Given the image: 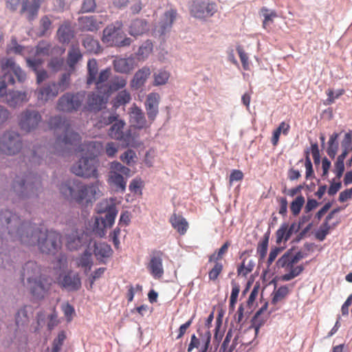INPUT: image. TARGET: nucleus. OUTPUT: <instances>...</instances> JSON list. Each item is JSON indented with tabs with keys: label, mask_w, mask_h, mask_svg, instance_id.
<instances>
[{
	"label": "nucleus",
	"mask_w": 352,
	"mask_h": 352,
	"mask_svg": "<svg viewBox=\"0 0 352 352\" xmlns=\"http://www.w3.org/2000/svg\"><path fill=\"white\" fill-rule=\"evenodd\" d=\"M8 234L12 241H19L27 246L37 245L39 250L46 254H56L60 249V234L54 230L43 232L36 223L25 221L9 210L0 211V239Z\"/></svg>",
	"instance_id": "f257e3e1"
},
{
	"label": "nucleus",
	"mask_w": 352,
	"mask_h": 352,
	"mask_svg": "<svg viewBox=\"0 0 352 352\" xmlns=\"http://www.w3.org/2000/svg\"><path fill=\"white\" fill-rule=\"evenodd\" d=\"M21 278L34 299L41 300L49 294L51 279L42 274L40 266L34 261H28L23 266Z\"/></svg>",
	"instance_id": "f03ea898"
},
{
	"label": "nucleus",
	"mask_w": 352,
	"mask_h": 352,
	"mask_svg": "<svg viewBox=\"0 0 352 352\" xmlns=\"http://www.w3.org/2000/svg\"><path fill=\"white\" fill-rule=\"evenodd\" d=\"M49 127L55 132L63 131V135H58L54 144V152L58 155H64L72 148L81 142L79 133L74 131L69 122L60 116H52L48 121Z\"/></svg>",
	"instance_id": "7ed1b4c3"
},
{
	"label": "nucleus",
	"mask_w": 352,
	"mask_h": 352,
	"mask_svg": "<svg viewBox=\"0 0 352 352\" xmlns=\"http://www.w3.org/2000/svg\"><path fill=\"white\" fill-rule=\"evenodd\" d=\"M41 190V177L32 172L16 175L12 184V191L19 199H36Z\"/></svg>",
	"instance_id": "20e7f679"
},
{
	"label": "nucleus",
	"mask_w": 352,
	"mask_h": 352,
	"mask_svg": "<svg viewBox=\"0 0 352 352\" xmlns=\"http://www.w3.org/2000/svg\"><path fill=\"white\" fill-rule=\"evenodd\" d=\"M59 190L65 199L79 204L88 195V186L82 184L78 179L68 180L61 184Z\"/></svg>",
	"instance_id": "39448f33"
},
{
	"label": "nucleus",
	"mask_w": 352,
	"mask_h": 352,
	"mask_svg": "<svg viewBox=\"0 0 352 352\" xmlns=\"http://www.w3.org/2000/svg\"><path fill=\"white\" fill-rule=\"evenodd\" d=\"M112 124L108 131V135L113 140L127 142L131 139L129 133L124 132L125 122L122 120L118 119V116L111 115L107 118H104L97 125L98 127H102Z\"/></svg>",
	"instance_id": "423d86ee"
},
{
	"label": "nucleus",
	"mask_w": 352,
	"mask_h": 352,
	"mask_svg": "<svg viewBox=\"0 0 352 352\" xmlns=\"http://www.w3.org/2000/svg\"><path fill=\"white\" fill-rule=\"evenodd\" d=\"M122 24L120 22H116V24L108 25L103 30L102 41L118 47L130 45L131 39L125 36L122 30Z\"/></svg>",
	"instance_id": "0eeeda50"
},
{
	"label": "nucleus",
	"mask_w": 352,
	"mask_h": 352,
	"mask_svg": "<svg viewBox=\"0 0 352 352\" xmlns=\"http://www.w3.org/2000/svg\"><path fill=\"white\" fill-rule=\"evenodd\" d=\"M23 147L20 134L14 131H6L0 137V151L7 155L19 153Z\"/></svg>",
	"instance_id": "6e6552de"
},
{
	"label": "nucleus",
	"mask_w": 352,
	"mask_h": 352,
	"mask_svg": "<svg viewBox=\"0 0 352 352\" xmlns=\"http://www.w3.org/2000/svg\"><path fill=\"white\" fill-rule=\"evenodd\" d=\"M73 151L79 160L72 166V172L77 176L88 177V144L78 143V145L73 146L63 156L69 155Z\"/></svg>",
	"instance_id": "1a4fd4ad"
},
{
	"label": "nucleus",
	"mask_w": 352,
	"mask_h": 352,
	"mask_svg": "<svg viewBox=\"0 0 352 352\" xmlns=\"http://www.w3.org/2000/svg\"><path fill=\"white\" fill-rule=\"evenodd\" d=\"M87 233L82 232L81 230H76L67 236V248L72 251L76 250L83 245H85V248L83 252V254L78 263L79 265L85 267V272H86L88 267V245H86Z\"/></svg>",
	"instance_id": "9d476101"
},
{
	"label": "nucleus",
	"mask_w": 352,
	"mask_h": 352,
	"mask_svg": "<svg viewBox=\"0 0 352 352\" xmlns=\"http://www.w3.org/2000/svg\"><path fill=\"white\" fill-rule=\"evenodd\" d=\"M85 100V94L66 93L57 101L56 109L60 111L72 113L78 111Z\"/></svg>",
	"instance_id": "9b49d317"
},
{
	"label": "nucleus",
	"mask_w": 352,
	"mask_h": 352,
	"mask_svg": "<svg viewBox=\"0 0 352 352\" xmlns=\"http://www.w3.org/2000/svg\"><path fill=\"white\" fill-rule=\"evenodd\" d=\"M42 120L41 113L34 109H25L19 116V124L21 129L25 131L36 129Z\"/></svg>",
	"instance_id": "f8f14e48"
},
{
	"label": "nucleus",
	"mask_w": 352,
	"mask_h": 352,
	"mask_svg": "<svg viewBox=\"0 0 352 352\" xmlns=\"http://www.w3.org/2000/svg\"><path fill=\"white\" fill-rule=\"evenodd\" d=\"M217 10V5L214 2H194L190 8V13L192 16L203 19L212 16Z\"/></svg>",
	"instance_id": "ddd939ff"
},
{
	"label": "nucleus",
	"mask_w": 352,
	"mask_h": 352,
	"mask_svg": "<svg viewBox=\"0 0 352 352\" xmlns=\"http://www.w3.org/2000/svg\"><path fill=\"white\" fill-rule=\"evenodd\" d=\"M163 252L153 250L150 254V260L146 265L151 275L155 279L161 278L164 274L163 267Z\"/></svg>",
	"instance_id": "4468645a"
},
{
	"label": "nucleus",
	"mask_w": 352,
	"mask_h": 352,
	"mask_svg": "<svg viewBox=\"0 0 352 352\" xmlns=\"http://www.w3.org/2000/svg\"><path fill=\"white\" fill-rule=\"evenodd\" d=\"M96 210L98 214L105 213L104 218L110 226H113L118 212L113 199L102 200L97 204Z\"/></svg>",
	"instance_id": "2eb2a0df"
},
{
	"label": "nucleus",
	"mask_w": 352,
	"mask_h": 352,
	"mask_svg": "<svg viewBox=\"0 0 352 352\" xmlns=\"http://www.w3.org/2000/svg\"><path fill=\"white\" fill-rule=\"evenodd\" d=\"M58 283L61 288L67 292L76 291L81 286V281L78 274L72 271L60 274L58 278Z\"/></svg>",
	"instance_id": "dca6fc26"
},
{
	"label": "nucleus",
	"mask_w": 352,
	"mask_h": 352,
	"mask_svg": "<svg viewBox=\"0 0 352 352\" xmlns=\"http://www.w3.org/2000/svg\"><path fill=\"white\" fill-rule=\"evenodd\" d=\"M177 16V12L176 10L170 9L165 12L159 23V25L155 28V34L159 36H164L169 32Z\"/></svg>",
	"instance_id": "f3484780"
},
{
	"label": "nucleus",
	"mask_w": 352,
	"mask_h": 352,
	"mask_svg": "<svg viewBox=\"0 0 352 352\" xmlns=\"http://www.w3.org/2000/svg\"><path fill=\"white\" fill-rule=\"evenodd\" d=\"M160 100V95L155 92L149 94L146 97L144 105L150 124L153 122L158 114Z\"/></svg>",
	"instance_id": "a211bd4d"
},
{
	"label": "nucleus",
	"mask_w": 352,
	"mask_h": 352,
	"mask_svg": "<svg viewBox=\"0 0 352 352\" xmlns=\"http://www.w3.org/2000/svg\"><path fill=\"white\" fill-rule=\"evenodd\" d=\"M1 69L3 72L11 74L14 78L15 76L20 82H24L26 79V74L16 64L12 58L1 61Z\"/></svg>",
	"instance_id": "6ab92c4d"
},
{
	"label": "nucleus",
	"mask_w": 352,
	"mask_h": 352,
	"mask_svg": "<svg viewBox=\"0 0 352 352\" xmlns=\"http://www.w3.org/2000/svg\"><path fill=\"white\" fill-rule=\"evenodd\" d=\"M44 0H22L21 14L25 13L29 21L34 20Z\"/></svg>",
	"instance_id": "aec40b11"
},
{
	"label": "nucleus",
	"mask_w": 352,
	"mask_h": 352,
	"mask_svg": "<svg viewBox=\"0 0 352 352\" xmlns=\"http://www.w3.org/2000/svg\"><path fill=\"white\" fill-rule=\"evenodd\" d=\"M0 100L6 103L10 107H16L27 100V94L25 91L10 90L0 98Z\"/></svg>",
	"instance_id": "412c9836"
},
{
	"label": "nucleus",
	"mask_w": 352,
	"mask_h": 352,
	"mask_svg": "<svg viewBox=\"0 0 352 352\" xmlns=\"http://www.w3.org/2000/svg\"><path fill=\"white\" fill-rule=\"evenodd\" d=\"M89 179L91 178L92 182H89V202L91 201V199L96 200L102 196V192L101 188H102L101 182L98 179V173L96 168H91L89 166Z\"/></svg>",
	"instance_id": "4be33fe9"
},
{
	"label": "nucleus",
	"mask_w": 352,
	"mask_h": 352,
	"mask_svg": "<svg viewBox=\"0 0 352 352\" xmlns=\"http://www.w3.org/2000/svg\"><path fill=\"white\" fill-rule=\"evenodd\" d=\"M109 96L106 91L102 92L96 90L89 97V111H100L105 107Z\"/></svg>",
	"instance_id": "5701e85b"
},
{
	"label": "nucleus",
	"mask_w": 352,
	"mask_h": 352,
	"mask_svg": "<svg viewBox=\"0 0 352 352\" xmlns=\"http://www.w3.org/2000/svg\"><path fill=\"white\" fill-rule=\"evenodd\" d=\"M32 315V309L30 306L25 305L21 307L15 314V323L20 329L28 327L30 316Z\"/></svg>",
	"instance_id": "b1692460"
},
{
	"label": "nucleus",
	"mask_w": 352,
	"mask_h": 352,
	"mask_svg": "<svg viewBox=\"0 0 352 352\" xmlns=\"http://www.w3.org/2000/svg\"><path fill=\"white\" fill-rule=\"evenodd\" d=\"M131 122L138 129L148 127L143 111L135 104L131 108L130 112Z\"/></svg>",
	"instance_id": "393cba45"
},
{
	"label": "nucleus",
	"mask_w": 352,
	"mask_h": 352,
	"mask_svg": "<svg viewBox=\"0 0 352 352\" xmlns=\"http://www.w3.org/2000/svg\"><path fill=\"white\" fill-rule=\"evenodd\" d=\"M58 93V90L53 83L41 87L36 91L37 98L42 102H46L50 100L54 99Z\"/></svg>",
	"instance_id": "a878e982"
},
{
	"label": "nucleus",
	"mask_w": 352,
	"mask_h": 352,
	"mask_svg": "<svg viewBox=\"0 0 352 352\" xmlns=\"http://www.w3.org/2000/svg\"><path fill=\"white\" fill-rule=\"evenodd\" d=\"M151 75V70L148 67H144L135 74L131 86L135 89L141 88L145 84L146 80Z\"/></svg>",
	"instance_id": "bb28decb"
},
{
	"label": "nucleus",
	"mask_w": 352,
	"mask_h": 352,
	"mask_svg": "<svg viewBox=\"0 0 352 352\" xmlns=\"http://www.w3.org/2000/svg\"><path fill=\"white\" fill-rule=\"evenodd\" d=\"M114 69L120 73H129L134 68L133 58H117L113 60Z\"/></svg>",
	"instance_id": "cd10ccee"
},
{
	"label": "nucleus",
	"mask_w": 352,
	"mask_h": 352,
	"mask_svg": "<svg viewBox=\"0 0 352 352\" xmlns=\"http://www.w3.org/2000/svg\"><path fill=\"white\" fill-rule=\"evenodd\" d=\"M148 30V23L146 20L136 19L132 21L129 28V33L133 36L142 35Z\"/></svg>",
	"instance_id": "c85d7f7f"
},
{
	"label": "nucleus",
	"mask_w": 352,
	"mask_h": 352,
	"mask_svg": "<svg viewBox=\"0 0 352 352\" xmlns=\"http://www.w3.org/2000/svg\"><path fill=\"white\" fill-rule=\"evenodd\" d=\"M108 183L115 188L116 190L124 192L126 189V181L122 175L116 171H110Z\"/></svg>",
	"instance_id": "c756f323"
},
{
	"label": "nucleus",
	"mask_w": 352,
	"mask_h": 352,
	"mask_svg": "<svg viewBox=\"0 0 352 352\" xmlns=\"http://www.w3.org/2000/svg\"><path fill=\"white\" fill-rule=\"evenodd\" d=\"M82 58V54L80 49L77 47L72 46L67 54V64L69 67L68 70L70 72H74L76 70V65Z\"/></svg>",
	"instance_id": "7c9ffc66"
},
{
	"label": "nucleus",
	"mask_w": 352,
	"mask_h": 352,
	"mask_svg": "<svg viewBox=\"0 0 352 352\" xmlns=\"http://www.w3.org/2000/svg\"><path fill=\"white\" fill-rule=\"evenodd\" d=\"M172 226L181 234H184L188 228V223L182 216L174 213L170 218Z\"/></svg>",
	"instance_id": "2f4dec72"
},
{
	"label": "nucleus",
	"mask_w": 352,
	"mask_h": 352,
	"mask_svg": "<svg viewBox=\"0 0 352 352\" xmlns=\"http://www.w3.org/2000/svg\"><path fill=\"white\" fill-rule=\"evenodd\" d=\"M270 236V231L266 232L263 238L258 241L256 246V254L258 256L259 262H263L266 257L269 241Z\"/></svg>",
	"instance_id": "473e14b6"
},
{
	"label": "nucleus",
	"mask_w": 352,
	"mask_h": 352,
	"mask_svg": "<svg viewBox=\"0 0 352 352\" xmlns=\"http://www.w3.org/2000/svg\"><path fill=\"white\" fill-rule=\"evenodd\" d=\"M111 246L106 243H95L94 253L98 260L103 261L112 254Z\"/></svg>",
	"instance_id": "72a5a7b5"
},
{
	"label": "nucleus",
	"mask_w": 352,
	"mask_h": 352,
	"mask_svg": "<svg viewBox=\"0 0 352 352\" xmlns=\"http://www.w3.org/2000/svg\"><path fill=\"white\" fill-rule=\"evenodd\" d=\"M126 85V80L122 76H114L109 82L107 86H104L105 91L109 96L111 93L124 88Z\"/></svg>",
	"instance_id": "f704fd0d"
},
{
	"label": "nucleus",
	"mask_w": 352,
	"mask_h": 352,
	"mask_svg": "<svg viewBox=\"0 0 352 352\" xmlns=\"http://www.w3.org/2000/svg\"><path fill=\"white\" fill-rule=\"evenodd\" d=\"M74 36V31L69 24L61 25L57 31L58 38L63 44H68Z\"/></svg>",
	"instance_id": "c9c22d12"
},
{
	"label": "nucleus",
	"mask_w": 352,
	"mask_h": 352,
	"mask_svg": "<svg viewBox=\"0 0 352 352\" xmlns=\"http://www.w3.org/2000/svg\"><path fill=\"white\" fill-rule=\"evenodd\" d=\"M106 219L103 217H96L94 223L92 232L97 236L102 237L106 234V228H111Z\"/></svg>",
	"instance_id": "e433bc0d"
},
{
	"label": "nucleus",
	"mask_w": 352,
	"mask_h": 352,
	"mask_svg": "<svg viewBox=\"0 0 352 352\" xmlns=\"http://www.w3.org/2000/svg\"><path fill=\"white\" fill-rule=\"evenodd\" d=\"M36 322L32 324V332L38 334L47 325V314L44 311H39L36 315Z\"/></svg>",
	"instance_id": "4c0bfd02"
},
{
	"label": "nucleus",
	"mask_w": 352,
	"mask_h": 352,
	"mask_svg": "<svg viewBox=\"0 0 352 352\" xmlns=\"http://www.w3.org/2000/svg\"><path fill=\"white\" fill-rule=\"evenodd\" d=\"M74 72H70V71L67 69L66 72L60 75L57 82H53L59 92L64 91L69 87L71 83V75Z\"/></svg>",
	"instance_id": "58836bf2"
},
{
	"label": "nucleus",
	"mask_w": 352,
	"mask_h": 352,
	"mask_svg": "<svg viewBox=\"0 0 352 352\" xmlns=\"http://www.w3.org/2000/svg\"><path fill=\"white\" fill-rule=\"evenodd\" d=\"M254 265L252 259L244 258L242 263L237 267L238 276H246L254 270Z\"/></svg>",
	"instance_id": "ea45409f"
},
{
	"label": "nucleus",
	"mask_w": 352,
	"mask_h": 352,
	"mask_svg": "<svg viewBox=\"0 0 352 352\" xmlns=\"http://www.w3.org/2000/svg\"><path fill=\"white\" fill-rule=\"evenodd\" d=\"M110 74L111 70L109 69L102 70L100 73L98 78H96V80L94 81L96 82V89H98V91H105V89L103 88V87L108 85V83L104 82L109 79Z\"/></svg>",
	"instance_id": "a19ab883"
},
{
	"label": "nucleus",
	"mask_w": 352,
	"mask_h": 352,
	"mask_svg": "<svg viewBox=\"0 0 352 352\" xmlns=\"http://www.w3.org/2000/svg\"><path fill=\"white\" fill-rule=\"evenodd\" d=\"M288 223H282L280 228L276 232V243L280 245L283 241H287L289 237V231H287Z\"/></svg>",
	"instance_id": "79ce46f5"
},
{
	"label": "nucleus",
	"mask_w": 352,
	"mask_h": 352,
	"mask_svg": "<svg viewBox=\"0 0 352 352\" xmlns=\"http://www.w3.org/2000/svg\"><path fill=\"white\" fill-rule=\"evenodd\" d=\"M15 80L12 75L9 73H4L0 78V98L6 94V90L8 85H13Z\"/></svg>",
	"instance_id": "37998d69"
},
{
	"label": "nucleus",
	"mask_w": 352,
	"mask_h": 352,
	"mask_svg": "<svg viewBox=\"0 0 352 352\" xmlns=\"http://www.w3.org/2000/svg\"><path fill=\"white\" fill-rule=\"evenodd\" d=\"M338 138V133H333L329 138L328 142V148L327 150V155L332 159H333L337 153L338 149V144L337 140Z\"/></svg>",
	"instance_id": "c03bdc74"
},
{
	"label": "nucleus",
	"mask_w": 352,
	"mask_h": 352,
	"mask_svg": "<svg viewBox=\"0 0 352 352\" xmlns=\"http://www.w3.org/2000/svg\"><path fill=\"white\" fill-rule=\"evenodd\" d=\"M347 155L346 152H342L337 158L334 164L333 173L336 174V177L339 179L342 177L344 171V160Z\"/></svg>",
	"instance_id": "a18cd8bd"
},
{
	"label": "nucleus",
	"mask_w": 352,
	"mask_h": 352,
	"mask_svg": "<svg viewBox=\"0 0 352 352\" xmlns=\"http://www.w3.org/2000/svg\"><path fill=\"white\" fill-rule=\"evenodd\" d=\"M230 245V241L225 242L217 251H215L213 254L208 256V262L212 263V261H221V260L223 258V256L228 252Z\"/></svg>",
	"instance_id": "49530a36"
},
{
	"label": "nucleus",
	"mask_w": 352,
	"mask_h": 352,
	"mask_svg": "<svg viewBox=\"0 0 352 352\" xmlns=\"http://www.w3.org/2000/svg\"><path fill=\"white\" fill-rule=\"evenodd\" d=\"M212 263H214V265L208 272V278L211 281H215L223 272V265L221 261H212Z\"/></svg>",
	"instance_id": "de8ad7c7"
},
{
	"label": "nucleus",
	"mask_w": 352,
	"mask_h": 352,
	"mask_svg": "<svg viewBox=\"0 0 352 352\" xmlns=\"http://www.w3.org/2000/svg\"><path fill=\"white\" fill-rule=\"evenodd\" d=\"M305 199L302 195H299L292 201L290 204V210L292 214L296 217L298 216L305 204Z\"/></svg>",
	"instance_id": "09e8293b"
},
{
	"label": "nucleus",
	"mask_w": 352,
	"mask_h": 352,
	"mask_svg": "<svg viewBox=\"0 0 352 352\" xmlns=\"http://www.w3.org/2000/svg\"><path fill=\"white\" fill-rule=\"evenodd\" d=\"M104 21V16L102 14H94L89 16V31L98 30Z\"/></svg>",
	"instance_id": "8fccbe9b"
},
{
	"label": "nucleus",
	"mask_w": 352,
	"mask_h": 352,
	"mask_svg": "<svg viewBox=\"0 0 352 352\" xmlns=\"http://www.w3.org/2000/svg\"><path fill=\"white\" fill-rule=\"evenodd\" d=\"M289 273L285 274L281 276V280L283 281H289L294 278L295 277L300 275L304 270V267L302 265L296 267L292 265V267H289Z\"/></svg>",
	"instance_id": "3c124183"
},
{
	"label": "nucleus",
	"mask_w": 352,
	"mask_h": 352,
	"mask_svg": "<svg viewBox=\"0 0 352 352\" xmlns=\"http://www.w3.org/2000/svg\"><path fill=\"white\" fill-rule=\"evenodd\" d=\"M102 144L98 141L89 142V160L94 159L100 155L103 151Z\"/></svg>",
	"instance_id": "603ef678"
},
{
	"label": "nucleus",
	"mask_w": 352,
	"mask_h": 352,
	"mask_svg": "<svg viewBox=\"0 0 352 352\" xmlns=\"http://www.w3.org/2000/svg\"><path fill=\"white\" fill-rule=\"evenodd\" d=\"M170 74L168 72L164 70H160L157 72L155 73L153 75L154 77V82L153 85L155 86L165 85L168 78Z\"/></svg>",
	"instance_id": "864d4df0"
},
{
	"label": "nucleus",
	"mask_w": 352,
	"mask_h": 352,
	"mask_svg": "<svg viewBox=\"0 0 352 352\" xmlns=\"http://www.w3.org/2000/svg\"><path fill=\"white\" fill-rule=\"evenodd\" d=\"M352 131L349 130L344 134V136L341 142V146L343 149L342 152H346L347 155L350 151H352Z\"/></svg>",
	"instance_id": "5fc2aeb1"
},
{
	"label": "nucleus",
	"mask_w": 352,
	"mask_h": 352,
	"mask_svg": "<svg viewBox=\"0 0 352 352\" xmlns=\"http://www.w3.org/2000/svg\"><path fill=\"white\" fill-rule=\"evenodd\" d=\"M52 27V21L47 16H43L40 20V28L38 33L39 36H45Z\"/></svg>",
	"instance_id": "6e6d98bb"
},
{
	"label": "nucleus",
	"mask_w": 352,
	"mask_h": 352,
	"mask_svg": "<svg viewBox=\"0 0 352 352\" xmlns=\"http://www.w3.org/2000/svg\"><path fill=\"white\" fill-rule=\"evenodd\" d=\"M289 294V289L287 286H281L274 293V296L272 300L273 304L284 299Z\"/></svg>",
	"instance_id": "4d7b16f0"
},
{
	"label": "nucleus",
	"mask_w": 352,
	"mask_h": 352,
	"mask_svg": "<svg viewBox=\"0 0 352 352\" xmlns=\"http://www.w3.org/2000/svg\"><path fill=\"white\" fill-rule=\"evenodd\" d=\"M43 148L39 147L37 149H34L30 157V161L34 164H41L44 160ZM47 162L46 159L45 160Z\"/></svg>",
	"instance_id": "13d9d810"
},
{
	"label": "nucleus",
	"mask_w": 352,
	"mask_h": 352,
	"mask_svg": "<svg viewBox=\"0 0 352 352\" xmlns=\"http://www.w3.org/2000/svg\"><path fill=\"white\" fill-rule=\"evenodd\" d=\"M131 97L126 90L121 91L117 95L115 100V104L117 106L124 105L131 101Z\"/></svg>",
	"instance_id": "bf43d9fd"
},
{
	"label": "nucleus",
	"mask_w": 352,
	"mask_h": 352,
	"mask_svg": "<svg viewBox=\"0 0 352 352\" xmlns=\"http://www.w3.org/2000/svg\"><path fill=\"white\" fill-rule=\"evenodd\" d=\"M261 12L263 13L264 20L263 21V27L266 29L267 26L270 23H273V19L277 16L276 12L273 10L270 13H268L269 10L263 7L261 9Z\"/></svg>",
	"instance_id": "052dcab7"
},
{
	"label": "nucleus",
	"mask_w": 352,
	"mask_h": 352,
	"mask_svg": "<svg viewBox=\"0 0 352 352\" xmlns=\"http://www.w3.org/2000/svg\"><path fill=\"white\" fill-rule=\"evenodd\" d=\"M153 50V44L151 42L147 41L143 43L138 49V55L142 58L148 57Z\"/></svg>",
	"instance_id": "680f3d73"
},
{
	"label": "nucleus",
	"mask_w": 352,
	"mask_h": 352,
	"mask_svg": "<svg viewBox=\"0 0 352 352\" xmlns=\"http://www.w3.org/2000/svg\"><path fill=\"white\" fill-rule=\"evenodd\" d=\"M136 158V153L134 151L129 149L126 151L121 156L120 160L128 165H131L134 162V160Z\"/></svg>",
	"instance_id": "e2e57ef3"
},
{
	"label": "nucleus",
	"mask_w": 352,
	"mask_h": 352,
	"mask_svg": "<svg viewBox=\"0 0 352 352\" xmlns=\"http://www.w3.org/2000/svg\"><path fill=\"white\" fill-rule=\"evenodd\" d=\"M47 328L51 331L58 324V315L55 311L52 314L47 315Z\"/></svg>",
	"instance_id": "0e129e2a"
},
{
	"label": "nucleus",
	"mask_w": 352,
	"mask_h": 352,
	"mask_svg": "<svg viewBox=\"0 0 352 352\" xmlns=\"http://www.w3.org/2000/svg\"><path fill=\"white\" fill-rule=\"evenodd\" d=\"M66 338V334L64 331H60L57 337L54 339L53 342V352H57L60 350Z\"/></svg>",
	"instance_id": "69168bd1"
},
{
	"label": "nucleus",
	"mask_w": 352,
	"mask_h": 352,
	"mask_svg": "<svg viewBox=\"0 0 352 352\" xmlns=\"http://www.w3.org/2000/svg\"><path fill=\"white\" fill-rule=\"evenodd\" d=\"M291 261V254L287 252L284 254L277 261V265L280 267H287L289 268L292 266Z\"/></svg>",
	"instance_id": "338daca9"
},
{
	"label": "nucleus",
	"mask_w": 352,
	"mask_h": 352,
	"mask_svg": "<svg viewBox=\"0 0 352 352\" xmlns=\"http://www.w3.org/2000/svg\"><path fill=\"white\" fill-rule=\"evenodd\" d=\"M330 226L328 223H324L320 230L316 232V237L320 241H322L326 238V236L329 234Z\"/></svg>",
	"instance_id": "774afa93"
}]
</instances>
